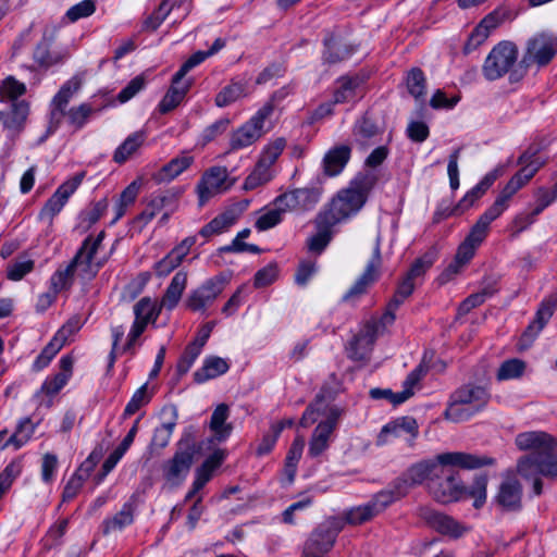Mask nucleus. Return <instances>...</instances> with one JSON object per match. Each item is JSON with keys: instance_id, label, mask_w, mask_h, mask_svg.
Segmentation results:
<instances>
[{"instance_id": "f257e3e1", "label": "nucleus", "mask_w": 557, "mask_h": 557, "mask_svg": "<svg viewBox=\"0 0 557 557\" xmlns=\"http://www.w3.org/2000/svg\"><path fill=\"white\" fill-rule=\"evenodd\" d=\"M495 459L485 455H476L463 451H451L440 454L436 460H422L411 467L397 478L406 485V493L411 488L424 483L431 482V478L440 473L441 466H450L466 470L479 469L486 466H493Z\"/></svg>"}, {"instance_id": "f03ea898", "label": "nucleus", "mask_w": 557, "mask_h": 557, "mask_svg": "<svg viewBox=\"0 0 557 557\" xmlns=\"http://www.w3.org/2000/svg\"><path fill=\"white\" fill-rule=\"evenodd\" d=\"M375 183L376 177L373 173L357 175L347 188L338 191L327 210L321 212V221L326 224H338L358 213Z\"/></svg>"}, {"instance_id": "7ed1b4c3", "label": "nucleus", "mask_w": 557, "mask_h": 557, "mask_svg": "<svg viewBox=\"0 0 557 557\" xmlns=\"http://www.w3.org/2000/svg\"><path fill=\"white\" fill-rule=\"evenodd\" d=\"M103 238L104 232H100L96 237L88 236L73 260L64 269L58 270L52 275L51 285L54 293L70 287L75 272L84 280H90L96 276L104 262L96 257Z\"/></svg>"}, {"instance_id": "20e7f679", "label": "nucleus", "mask_w": 557, "mask_h": 557, "mask_svg": "<svg viewBox=\"0 0 557 557\" xmlns=\"http://www.w3.org/2000/svg\"><path fill=\"white\" fill-rule=\"evenodd\" d=\"M344 523L342 519L334 517L320 524L307 540L302 557H324L334 546Z\"/></svg>"}, {"instance_id": "39448f33", "label": "nucleus", "mask_w": 557, "mask_h": 557, "mask_svg": "<svg viewBox=\"0 0 557 557\" xmlns=\"http://www.w3.org/2000/svg\"><path fill=\"white\" fill-rule=\"evenodd\" d=\"M518 59V48L511 41L497 44L487 54L482 72L487 81H495L504 76L513 66Z\"/></svg>"}, {"instance_id": "423d86ee", "label": "nucleus", "mask_w": 557, "mask_h": 557, "mask_svg": "<svg viewBox=\"0 0 557 557\" xmlns=\"http://www.w3.org/2000/svg\"><path fill=\"white\" fill-rule=\"evenodd\" d=\"M446 467L441 466L440 473H436L431 478V482H428L431 495L442 504L457 502L463 497L465 493V486L458 475Z\"/></svg>"}, {"instance_id": "0eeeda50", "label": "nucleus", "mask_w": 557, "mask_h": 557, "mask_svg": "<svg viewBox=\"0 0 557 557\" xmlns=\"http://www.w3.org/2000/svg\"><path fill=\"white\" fill-rule=\"evenodd\" d=\"M195 455V445L191 440H182L178 449L163 467V474L168 483L178 486L187 476Z\"/></svg>"}, {"instance_id": "6e6552de", "label": "nucleus", "mask_w": 557, "mask_h": 557, "mask_svg": "<svg viewBox=\"0 0 557 557\" xmlns=\"http://www.w3.org/2000/svg\"><path fill=\"white\" fill-rule=\"evenodd\" d=\"M557 53V38L547 34H539L529 39L522 64L525 66L547 65Z\"/></svg>"}, {"instance_id": "1a4fd4ad", "label": "nucleus", "mask_w": 557, "mask_h": 557, "mask_svg": "<svg viewBox=\"0 0 557 557\" xmlns=\"http://www.w3.org/2000/svg\"><path fill=\"white\" fill-rule=\"evenodd\" d=\"M343 410L331 404V396L325 395L323 389L318 394L314 400L307 407L300 419V425L307 428L319 419H322L319 423H332L337 424Z\"/></svg>"}, {"instance_id": "9d476101", "label": "nucleus", "mask_w": 557, "mask_h": 557, "mask_svg": "<svg viewBox=\"0 0 557 557\" xmlns=\"http://www.w3.org/2000/svg\"><path fill=\"white\" fill-rule=\"evenodd\" d=\"M85 177V172H79L72 178L61 184L54 194L46 201L38 218L40 221L52 222L53 218L61 212L69 198L75 193Z\"/></svg>"}, {"instance_id": "9b49d317", "label": "nucleus", "mask_w": 557, "mask_h": 557, "mask_svg": "<svg viewBox=\"0 0 557 557\" xmlns=\"http://www.w3.org/2000/svg\"><path fill=\"white\" fill-rule=\"evenodd\" d=\"M320 200V194L314 188H296L277 196L273 205L286 212H304L312 210Z\"/></svg>"}, {"instance_id": "f8f14e48", "label": "nucleus", "mask_w": 557, "mask_h": 557, "mask_svg": "<svg viewBox=\"0 0 557 557\" xmlns=\"http://www.w3.org/2000/svg\"><path fill=\"white\" fill-rule=\"evenodd\" d=\"M517 470L524 478L535 474H542L549 479L557 478V447L550 448L536 459L520 458Z\"/></svg>"}, {"instance_id": "ddd939ff", "label": "nucleus", "mask_w": 557, "mask_h": 557, "mask_svg": "<svg viewBox=\"0 0 557 557\" xmlns=\"http://www.w3.org/2000/svg\"><path fill=\"white\" fill-rule=\"evenodd\" d=\"M161 305L149 297L141 298L134 306L135 321L127 336V347H131L144 333L148 323H154L160 314Z\"/></svg>"}, {"instance_id": "4468645a", "label": "nucleus", "mask_w": 557, "mask_h": 557, "mask_svg": "<svg viewBox=\"0 0 557 557\" xmlns=\"http://www.w3.org/2000/svg\"><path fill=\"white\" fill-rule=\"evenodd\" d=\"M225 285L226 278L222 275L209 278L190 293L186 301L187 307L193 311H205L223 292Z\"/></svg>"}, {"instance_id": "2eb2a0df", "label": "nucleus", "mask_w": 557, "mask_h": 557, "mask_svg": "<svg viewBox=\"0 0 557 557\" xmlns=\"http://www.w3.org/2000/svg\"><path fill=\"white\" fill-rule=\"evenodd\" d=\"M381 265V237L380 235H377L375 238L372 257L369 260L366 270L356 281V283L349 288V290L345 294L344 299H354L364 294L367 288L377 280Z\"/></svg>"}, {"instance_id": "dca6fc26", "label": "nucleus", "mask_w": 557, "mask_h": 557, "mask_svg": "<svg viewBox=\"0 0 557 557\" xmlns=\"http://www.w3.org/2000/svg\"><path fill=\"white\" fill-rule=\"evenodd\" d=\"M508 18H510V12L505 9H496L487 14L470 34L463 48L465 52L469 53L481 46L491 32Z\"/></svg>"}, {"instance_id": "f3484780", "label": "nucleus", "mask_w": 557, "mask_h": 557, "mask_svg": "<svg viewBox=\"0 0 557 557\" xmlns=\"http://www.w3.org/2000/svg\"><path fill=\"white\" fill-rule=\"evenodd\" d=\"M516 445L520 450L531 453L522 458L536 459L550 448L557 447V440L549 434L540 431L523 432L516 436Z\"/></svg>"}, {"instance_id": "a211bd4d", "label": "nucleus", "mask_w": 557, "mask_h": 557, "mask_svg": "<svg viewBox=\"0 0 557 557\" xmlns=\"http://www.w3.org/2000/svg\"><path fill=\"white\" fill-rule=\"evenodd\" d=\"M227 177V170L223 166H213L206 172L197 186L200 203L202 205L211 197L225 191L228 188Z\"/></svg>"}, {"instance_id": "6ab92c4d", "label": "nucleus", "mask_w": 557, "mask_h": 557, "mask_svg": "<svg viewBox=\"0 0 557 557\" xmlns=\"http://www.w3.org/2000/svg\"><path fill=\"white\" fill-rule=\"evenodd\" d=\"M379 335V325L376 323H367L359 334L350 342L348 348L349 357L354 360L366 359Z\"/></svg>"}, {"instance_id": "aec40b11", "label": "nucleus", "mask_w": 557, "mask_h": 557, "mask_svg": "<svg viewBox=\"0 0 557 557\" xmlns=\"http://www.w3.org/2000/svg\"><path fill=\"white\" fill-rule=\"evenodd\" d=\"M522 486L513 476H506L496 494V503L504 510L515 511L521 508Z\"/></svg>"}, {"instance_id": "412c9836", "label": "nucleus", "mask_w": 557, "mask_h": 557, "mask_svg": "<svg viewBox=\"0 0 557 557\" xmlns=\"http://www.w3.org/2000/svg\"><path fill=\"white\" fill-rule=\"evenodd\" d=\"M451 395L458 403L468 406L475 413L481 411L490 400L487 389L480 385L466 384L457 388Z\"/></svg>"}, {"instance_id": "4be33fe9", "label": "nucleus", "mask_w": 557, "mask_h": 557, "mask_svg": "<svg viewBox=\"0 0 557 557\" xmlns=\"http://www.w3.org/2000/svg\"><path fill=\"white\" fill-rule=\"evenodd\" d=\"M504 174V166L498 165L491 172H488L471 190H469L463 198L455 207V213H461L469 209L473 203L479 200L486 190L493 185V183Z\"/></svg>"}, {"instance_id": "5701e85b", "label": "nucleus", "mask_w": 557, "mask_h": 557, "mask_svg": "<svg viewBox=\"0 0 557 557\" xmlns=\"http://www.w3.org/2000/svg\"><path fill=\"white\" fill-rule=\"evenodd\" d=\"M185 76H178V72L172 78V84L165 96L159 103L161 113H168L175 109L185 98L191 87V79H184Z\"/></svg>"}, {"instance_id": "b1692460", "label": "nucleus", "mask_w": 557, "mask_h": 557, "mask_svg": "<svg viewBox=\"0 0 557 557\" xmlns=\"http://www.w3.org/2000/svg\"><path fill=\"white\" fill-rule=\"evenodd\" d=\"M504 211L505 209L494 201L493 205L480 215L466 238L474 245L480 246L487 236L491 223L499 218Z\"/></svg>"}, {"instance_id": "393cba45", "label": "nucleus", "mask_w": 557, "mask_h": 557, "mask_svg": "<svg viewBox=\"0 0 557 557\" xmlns=\"http://www.w3.org/2000/svg\"><path fill=\"white\" fill-rule=\"evenodd\" d=\"M406 495L405 483L395 479L386 488L377 492L369 503L377 516Z\"/></svg>"}, {"instance_id": "a878e982", "label": "nucleus", "mask_w": 557, "mask_h": 557, "mask_svg": "<svg viewBox=\"0 0 557 557\" xmlns=\"http://www.w3.org/2000/svg\"><path fill=\"white\" fill-rule=\"evenodd\" d=\"M248 203L249 202L246 201L245 205L242 207H233L222 212L213 220H211L208 224H206L200 230L199 234L203 237H210L212 235L225 232L230 226H232L237 221L243 210H245L248 207Z\"/></svg>"}, {"instance_id": "bb28decb", "label": "nucleus", "mask_w": 557, "mask_h": 557, "mask_svg": "<svg viewBox=\"0 0 557 557\" xmlns=\"http://www.w3.org/2000/svg\"><path fill=\"white\" fill-rule=\"evenodd\" d=\"M381 134L382 128L368 113L359 119L352 128L354 141L363 149L373 145L376 141V137Z\"/></svg>"}, {"instance_id": "cd10ccee", "label": "nucleus", "mask_w": 557, "mask_h": 557, "mask_svg": "<svg viewBox=\"0 0 557 557\" xmlns=\"http://www.w3.org/2000/svg\"><path fill=\"white\" fill-rule=\"evenodd\" d=\"M424 518L433 529L445 535L459 537L467 531V529L454 518L442 512L426 510Z\"/></svg>"}, {"instance_id": "c85d7f7f", "label": "nucleus", "mask_w": 557, "mask_h": 557, "mask_svg": "<svg viewBox=\"0 0 557 557\" xmlns=\"http://www.w3.org/2000/svg\"><path fill=\"white\" fill-rule=\"evenodd\" d=\"M557 308V293H554L546 297L540 305L536 311L535 319L528 329L523 336L533 339L543 330L546 323L552 318L555 309Z\"/></svg>"}, {"instance_id": "c756f323", "label": "nucleus", "mask_w": 557, "mask_h": 557, "mask_svg": "<svg viewBox=\"0 0 557 557\" xmlns=\"http://www.w3.org/2000/svg\"><path fill=\"white\" fill-rule=\"evenodd\" d=\"M73 364L74 360L70 355L63 356L60 359V372L44 382L41 392L48 396L58 394L72 376Z\"/></svg>"}, {"instance_id": "7c9ffc66", "label": "nucleus", "mask_w": 557, "mask_h": 557, "mask_svg": "<svg viewBox=\"0 0 557 557\" xmlns=\"http://www.w3.org/2000/svg\"><path fill=\"white\" fill-rule=\"evenodd\" d=\"M336 425L337 424L332 423H319L315 426L311 434L308 448V455L311 458H317L329 449Z\"/></svg>"}, {"instance_id": "2f4dec72", "label": "nucleus", "mask_w": 557, "mask_h": 557, "mask_svg": "<svg viewBox=\"0 0 557 557\" xmlns=\"http://www.w3.org/2000/svg\"><path fill=\"white\" fill-rule=\"evenodd\" d=\"M263 131L256 126L249 120L242 126L233 131L230 138V147L232 150L247 148L258 141L263 136Z\"/></svg>"}, {"instance_id": "473e14b6", "label": "nucleus", "mask_w": 557, "mask_h": 557, "mask_svg": "<svg viewBox=\"0 0 557 557\" xmlns=\"http://www.w3.org/2000/svg\"><path fill=\"white\" fill-rule=\"evenodd\" d=\"M350 152V147L347 145H341L330 149L323 159L324 173L329 176L338 175L348 163Z\"/></svg>"}, {"instance_id": "72a5a7b5", "label": "nucleus", "mask_w": 557, "mask_h": 557, "mask_svg": "<svg viewBox=\"0 0 557 557\" xmlns=\"http://www.w3.org/2000/svg\"><path fill=\"white\" fill-rule=\"evenodd\" d=\"M82 78L74 76L69 79L54 96L52 100L53 110L51 112L52 119L59 122L60 117L64 114V109L72 99V97L81 89Z\"/></svg>"}, {"instance_id": "f704fd0d", "label": "nucleus", "mask_w": 557, "mask_h": 557, "mask_svg": "<svg viewBox=\"0 0 557 557\" xmlns=\"http://www.w3.org/2000/svg\"><path fill=\"white\" fill-rule=\"evenodd\" d=\"M228 369L230 366L225 359L210 356L205 359L202 367L194 373V379L197 383H203L226 373Z\"/></svg>"}, {"instance_id": "c9c22d12", "label": "nucleus", "mask_w": 557, "mask_h": 557, "mask_svg": "<svg viewBox=\"0 0 557 557\" xmlns=\"http://www.w3.org/2000/svg\"><path fill=\"white\" fill-rule=\"evenodd\" d=\"M28 112V103L24 100L12 104L11 113L4 115L3 120V127L8 131L9 136H14L24 128Z\"/></svg>"}, {"instance_id": "e433bc0d", "label": "nucleus", "mask_w": 557, "mask_h": 557, "mask_svg": "<svg viewBox=\"0 0 557 557\" xmlns=\"http://www.w3.org/2000/svg\"><path fill=\"white\" fill-rule=\"evenodd\" d=\"M146 140V134L143 131L131 134L114 151L113 161L122 164L133 157Z\"/></svg>"}, {"instance_id": "4c0bfd02", "label": "nucleus", "mask_w": 557, "mask_h": 557, "mask_svg": "<svg viewBox=\"0 0 557 557\" xmlns=\"http://www.w3.org/2000/svg\"><path fill=\"white\" fill-rule=\"evenodd\" d=\"M187 285V274L185 272H177L168 286L162 300L161 307L166 308L168 310H172L178 304L183 292L185 290Z\"/></svg>"}, {"instance_id": "58836bf2", "label": "nucleus", "mask_w": 557, "mask_h": 557, "mask_svg": "<svg viewBox=\"0 0 557 557\" xmlns=\"http://www.w3.org/2000/svg\"><path fill=\"white\" fill-rule=\"evenodd\" d=\"M228 414L230 410L225 404L219 405L212 412L210 429L214 433L215 440L219 442L225 441L233 430L232 424L226 423Z\"/></svg>"}, {"instance_id": "ea45409f", "label": "nucleus", "mask_w": 557, "mask_h": 557, "mask_svg": "<svg viewBox=\"0 0 557 557\" xmlns=\"http://www.w3.org/2000/svg\"><path fill=\"white\" fill-rule=\"evenodd\" d=\"M274 168H270L260 160H258L253 170L246 177L243 187L245 190H253L271 182L274 178Z\"/></svg>"}, {"instance_id": "a19ab883", "label": "nucleus", "mask_w": 557, "mask_h": 557, "mask_svg": "<svg viewBox=\"0 0 557 557\" xmlns=\"http://www.w3.org/2000/svg\"><path fill=\"white\" fill-rule=\"evenodd\" d=\"M176 202V195L171 191L151 198L145 210L138 216L145 223L150 222L159 212Z\"/></svg>"}, {"instance_id": "79ce46f5", "label": "nucleus", "mask_w": 557, "mask_h": 557, "mask_svg": "<svg viewBox=\"0 0 557 557\" xmlns=\"http://www.w3.org/2000/svg\"><path fill=\"white\" fill-rule=\"evenodd\" d=\"M134 510L132 505L124 504L122 509L112 518L103 521V533L110 534L122 531L125 527L133 523Z\"/></svg>"}, {"instance_id": "37998d69", "label": "nucleus", "mask_w": 557, "mask_h": 557, "mask_svg": "<svg viewBox=\"0 0 557 557\" xmlns=\"http://www.w3.org/2000/svg\"><path fill=\"white\" fill-rule=\"evenodd\" d=\"M338 84L334 94L335 103L349 102L359 97L361 81L358 77H343Z\"/></svg>"}, {"instance_id": "c03bdc74", "label": "nucleus", "mask_w": 557, "mask_h": 557, "mask_svg": "<svg viewBox=\"0 0 557 557\" xmlns=\"http://www.w3.org/2000/svg\"><path fill=\"white\" fill-rule=\"evenodd\" d=\"M335 224H326L321 221V213L317 218L318 232L308 239V249L315 253H321L329 245L332 238L331 228Z\"/></svg>"}, {"instance_id": "a18cd8bd", "label": "nucleus", "mask_w": 557, "mask_h": 557, "mask_svg": "<svg viewBox=\"0 0 557 557\" xmlns=\"http://www.w3.org/2000/svg\"><path fill=\"white\" fill-rule=\"evenodd\" d=\"M140 189V183L138 181H133L120 195L119 199L114 206V219L112 223H115L120 220L125 213L129 206H132Z\"/></svg>"}, {"instance_id": "49530a36", "label": "nucleus", "mask_w": 557, "mask_h": 557, "mask_svg": "<svg viewBox=\"0 0 557 557\" xmlns=\"http://www.w3.org/2000/svg\"><path fill=\"white\" fill-rule=\"evenodd\" d=\"M193 157L187 154L172 159L161 168L158 173V178L160 181H171L175 178L193 163Z\"/></svg>"}, {"instance_id": "de8ad7c7", "label": "nucleus", "mask_w": 557, "mask_h": 557, "mask_svg": "<svg viewBox=\"0 0 557 557\" xmlns=\"http://www.w3.org/2000/svg\"><path fill=\"white\" fill-rule=\"evenodd\" d=\"M487 483L488 478L485 474L476 475L472 482V484L466 488L463 497L468 496L473 498L474 508L479 509L483 507L487 498Z\"/></svg>"}, {"instance_id": "09e8293b", "label": "nucleus", "mask_w": 557, "mask_h": 557, "mask_svg": "<svg viewBox=\"0 0 557 557\" xmlns=\"http://www.w3.org/2000/svg\"><path fill=\"white\" fill-rule=\"evenodd\" d=\"M247 96V90L242 83H232L225 86L214 99L215 106L224 108Z\"/></svg>"}, {"instance_id": "8fccbe9b", "label": "nucleus", "mask_w": 557, "mask_h": 557, "mask_svg": "<svg viewBox=\"0 0 557 557\" xmlns=\"http://www.w3.org/2000/svg\"><path fill=\"white\" fill-rule=\"evenodd\" d=\"M529 181L530 178H524V175L519 171L509 180L506 186L502 189L499 195L496 197L495 202L506 210L509 206L511 197Z\"/></svg>"}, {"instance_id": "3c124183", "label": "nucleus", "mask_w": 557, "mask_h": 557, "mask_svg": "<svg viewBox=\"0 0 557 557\" xmlns=\"http://www.w3.org/2000/svg\"><path fill=\"white\" fill-rule=\"evenodd\" d=\"M529 181L530 178H524V175L519 171L509 180L506 186L502 189L499 195L496 197L495 202L506 210L509 206L511 197Z\"/></svg>"}, {"instance_id": "603ef678", "label": "nucleus", "mask_w": 557, "mask_h": 557, "mask_svg": "<svg viewBox=\"0 0 557 557\" xmlns=\"http://www.w3.org/2000/svg\"><path fill=\"white\" fill-rule=\"evenodd\" d=\"M174 8L171 0H162L159 7L143 22V30H157Z\"/></svg>"}, {"instance_id": "864d4df0", "label": "nucleus", "mask_w": 557, "mask_h": 557, "mask_svg": "<svg viewBox=\"0 0 557 557\" xmlns=\"http://www.w3.org/2000/svg\"><path fill=\"white\" fill-rule=\"evenodd\" d=\"M324 44L326 47L324 60L329 64H335L337 62L346 60L354 52V49L350 46L337 42L333 38L325 39Z\"/></svg>"}, {"instance_id": "5fc2aeb1", "label": "nucleus", "mask_w": 557, "mask_h": 557, "mask_svg": "<svg viewBox=\"0 0 557 557\" xmlns=\"http://www.w3.org/2000/svg\"><path fill=\"white\" fill-rule=\"evenodd\" d=\"M25 91V84L16 81L13 76H9L0 85V101L12 102L13 104Z\"/></svg>"}, {"instance_id": "6e6d98bb", "label": "nucleus", "mask_w": 557, "mask_h": 557, "mask_svg": "<svg viewBox=\"0 0 557 557\" xmlns=\"http://www.w3.org/2000/svg\"><path fill=\"white\" fill-rule=\"evenodd\" d=\"M525 362L521 359H509L504 361L497 370L496 377L498 381H507L519 379L523 375Z\"/></svg>"}, {"instance_id": "4d7b16f0", "label": "nucleus", "mask_w": 557, "mask_h": 557, "mask_svg": "<svg viewBox=\"0 0 557 557\" xmlns=\"http://www.w3.org/2000/svg\"><path fill=\"white\" fill-rule=\"evenodd\" d=\"M35 431V425L29 419H24L20 422L16 431L11 435H5L8 446L13 445L15 449L21 448L32 437Z\"/></svg>"}, {"instance_id": "13d9d810", "label": "nucleus", "mask_w": 557, "mask_h": 557, "mask_svg": "<svg viewBox=\"0 0 557 557\" xmlns=\"http://www.w3.org/2000/svg\"><path fill=\"white\" fill-rule=\"evenodd\" d=\"M407 88L417 100H423L425 96L426 79L419 67H413L407 75Z\"/></svg>"}, {"instance_id": "bf43d9fd", "label": "nucleus", "mask_w": 557, "mask_h": 557, "mask_svg": "<svg viewBox=\"0 0 557 557\" xmlns=\"http://www.w3.org/2000/svg\"><path fill=\"white\" fill-rule=\"evenodd\" d=\"M474 414L475 412L468 406L454 399V395L450 396L449 405L444 412L445 419L455 423L467 421Z\"/></svg>"}, {"instance_id": "052dcab7", "label": "nucleus", "mask_w": 557, "mask_h": 557, "mask_svg": "<svg viewBox=\"0 0 557 557\" xmlns=\"http://www.w3.org/2000/svg\"><path fill=\"white\" fill-rule=\"evenodd\" d=\"M285 147L286 140L284 138H275L262 149L258 160H260L270 168H274L275 162L284 151Z\"/></svg>"}, {"instance_id": "680f3d73", "label": "nucleus", "mask_w": 557, "mask_h": 557, "mask_svg": "<svg viewBox=\"0 0 557 557\" xmlns=\"http://www.w3.org/2000/svg\"><path fill=\"white\" fill-rule=\"evenodd\" d=\"M150 398L151 396L148 393V384L145 383L133 394L124 409L123 418H128L136 413L141 407L146 406L150 401Z\"/></svg>"}, {"instance_id": "e2e57ef3", "label": "nucleus", "mask_w": 557, "mask_h": 557, "mask_svg": "<svg viewBox=\"0 0 557 557\" xmlns=\"http://www.w3.org/2000/svg\"><path fill=\"white\" fill-rule=\"evenodd\" d=\"M376 516L371 504L368 502L364 505H360L349 509L346 512L345 520L347 523L358 525L362 524Z\"/></svg>"}, {"instance_id": "0e129e2a", "label": "nucleus", "mask_w": 557, "mask_h": 557, "mask_svg": "<svg viewBox=\"0 0 557 557\" xmlns=\"http://www.w3.org/2000/svg\"><path fill=\"white\" fill-rule=\"evenodd\" d=\"M174 428L175 422L162 423L160 426L156 428L150 443V448L163 449L164 447H166L171 440Z\"/></svg>"}, {"instance_id": "69168bd1", "label": "nucleus", "mask_w": 557, "mask_h": 557, "mask_svg": "<svg viewBox=\"0 0 557 557\" xmlns=\"http://www.w3.org/2000/svg\"><path fill=\"white\" fill-rule=\"evenodd\" d=\"M92 109L87 103H82L78 107L71 108L63 115L67 117L69 123L76 129L82 128L90 116Z\"/></svg>"}, {"instance_id": "338daca9", "label": "nucleus", "mask_w": 557, "mask_h": 557, "mask_svg": "<svg viewBox=\"0 0 557 557\" xmlns=\"http://www.w3.org/2000/svg\"><path fill=\"white\" fill-rule=\"evenodd\" d=\"M182 261L183 258L172 249L163 259L156 263L154 271L159 276H166L170 272L176 269Z\"/></svg>"}, {"instance_id": "774afa93", "label": "nucleus", "mask_w": 557, "mask_h": 557, "mask_svg": "<svg viewBox=\"0 0 557 557\" xmlns=\"http://www.w3.org/2000/svg\"><path fill=\"white\" fill-rule=\"evenodd\" d=\"M536 206L533 210V215H539L545 208L557 199V184L552 188L547 189L541 187L535 193Z\"/></svg>"}]
</instances>
